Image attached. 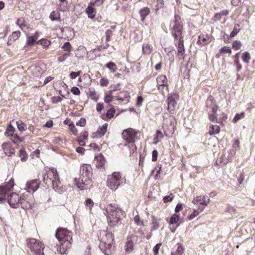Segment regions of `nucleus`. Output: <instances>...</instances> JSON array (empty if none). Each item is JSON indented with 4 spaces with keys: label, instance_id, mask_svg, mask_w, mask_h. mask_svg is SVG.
<instances>
[{
    "label": "nucleus",
    "instance_id": "nucleus-1",
    "mask_svg": "<svg viewBox=\"0 0 255 255\" xmlns=\"http://www.w3.org/2000/svg\"><path fill=\"white\" fill-rule=\"evenodd\" d=\"M104 213L106 215L107 221L111 227L118 226L121 224L122 217L124 212L119 206L115 203L110 204L106 207Z\"/></svg>",
    "mask_w": 255,
    "mask_h": 255
},
{
    "label": "nucleus",
    "instance_id": "nucleus-2",
    "mask_svg": "<svg viewBox=\"0 0 255 255\" xmlns=\"http://www.w3.org/2000/svg\"><path fill=\"white\" fill-rule=\"evenodd\" d=\"M93 169L91 165L83 164L80 168L78 178H75V182L77 187L80 190H87L92 182Z\"/></svg>",
    "mask_w": 255,
    "mask_h": 255
},
{
    "label": "nucleus",
    "instance_id": "nucleus-3",
    "mask_svg": "<svg viewBox=\"0 0 255 255\" xmlns=\"http://www.w3.org/2000/svg\"><path fill=\"white\" fill-rule=\"evenodd\" d=\"M72 233L66 229L58 228L55 234L56 239L60 243L63 249L67 250L71 248L72 241Z\"/></svg>",
    "mask_w": 255,
    "mask_h": 255
},
{
    "label": "nucleus",
    "instance_id": "nucleus-4",
    "mask_svg": "<svg viewBox=\"0 0 255 255\" xmlns=\"http://www.w3.org/2000/svg\"><path fill=\"white\" fill-rule=\"evenodd\" d=\"M43 181L47 184H52L53 189L58 191L60 181L57 171L55 168L49 169L47 173L44 174Z\"/></svg>",
    "mask_w": 255,
    "mask_h": 255
},
{
    "label": "nucleus",
    "instance_id": "nucleus-5",
    "mask_svg": "<svg viewBox=\"0 0 255 255\" xmlns=\"http://www.w3.org/2000/svg\"><path fill=\"white\" fill-rule=\"evenodd\" d=\"M137 132L132 128H128L125 129L122 132V137L126 140V145H128L130 150V153L133 154L134 152L136 150V147L134 144L135 139L136 137V135Z\"/></svg>",
    "mask_w": 255,
    "mask_h": 255
},
{
    "label": "nucleus",
    "instance_id": "nucleus-6",
    "mask_svg": "<svg viewBox=\"0 0 255 255\" xmlns=\"http://www.w3.org/2000/svg\"><path fill=\"white\" fill-rule=\"evenodd\" d=\"M126 183V179L122 177L120 172H115L108 176L107 185L110 189L116 191L120 186Z\"/></svg>",
    "mask_w": 255,
    "mask_h": 255
},
{
    "label": "nucleus",
    "instance_id": "nucleus-7",
    "mask_svg": "<svg viewBox=\"0 0 255 255\" xmlns=\"http://www.w3.org/2000/svg\"><path fill=\"white\" fill-rule=\"evenodd\" d=\"M206 107L207 110H211V111H209L208 112L210 121L214 123H220L216 115L218 106L216 105V101L212 96H210L208 98L206 101Z\"/></svg>",
    "mask_w": 255,
    "mask_h": 255
},
{
    "label": "nucleus",
    "instance_id": "nucleus-8",
    "mask_svg": "<svg viewBox=\"0 0 255 255\" xmlns=\"http://www.w3.org/2000/svg\"><path fill=\"white\" fill-rule=\"evenodd\" d=\"M26 241L27 247L34 253V255H44L43 245L41 242L33 238L27 239Z\"/></svg>",
    "mask_w": 255,
    "mask_h": 255
},
{
    "label": "nucleus",
    "instance_id": "nucleus-9",
    "mask_svg": "<svg viewBox=\"0 0 255 255\" xmlns=\"http://www.w3.org/2000/svg\"><path fill=\"white\" fill-rule=\"evenodd\" d=\"M174 24L172 28V33L174 37L175 40L182 36V23L181 21V18L179 15L175 14L174 15V20L173 21Z\"/></svg>",
    "mask_w": 255,
    "mask_h": 255
},
{
    "label": "nucleus",
    "instance_id": "nucleus-10",
    "mask_svg": "<svg viewBox=\"0 0 255 255\" xmlns=\"http://www.w3.org/2000/svg\"><path fill=\"white\" fill-rule=\"evenodd\" d=\"M124 94V97H122L121 96H118L116 97H114L112 96V94L110 93V92H108V93H105V97H104V101L105 103L109 104L110 103L114 98H116L117 100L118 101H121L123 102H125L126 103H128L129 101V96L128 95V94L127 92H123L121 94Z\"/></svg>",
    "mask_w": 255,
    "mask_h": 255
},
{
    "label": "nucleus",
    "instance_id": "nucleus-11",
    "mask_svg": "<svg viewBox=\"0 0 255 255\" xmlns=\"http://www.w3.org/2000/svg\"><path fill=\"white\" fill-rule=\"evenodd\" d=\"M7 199L9 205L14 208H16L18 204L22 205L23 202L24 201V199L19 198V195L15 193H11L7 197Z\"/></svg>",
    "mask_w": 255,
    "mask_h": 255
},
{
    "label": "nucleus",
    "instance_id": "nucleus-12",
    "mask_svg": "<svg viewBox=\"0 0 255 255\" xmlns=\"http://www.w3.org/2000/svg\"><path fill=\"white\" fill-rule=\"evenodd\" d=\"M177 47V56L180 60H184L185 59V49L184 45V39L183 36H180L179 38L178 42L175 43Z\"/></svg>",
    "mask_w": 255,
    "mask_h": 255
},
{
    "label": "nucleus",
    "instance_id": "nucleus-13",
    "mask_svg": "<svg viewBox=\"0 0 255 255\" xmlns=\"http://www.w3.org/2000/svg\"><path fill=\"white\" fill-rule=\"evenodd\" d=\"M210 202V199L207 196H199L192 200L194 204H199V206H204V208Z\"/></svg>",
    "mask_w": 255,
    "mask_h": 255
},
{
    "label": "nucleus",
    "instance_id": "nucleus-14",
    "mask_svg": "<svg viewBox=\"0 0 255 255\" xmlns=\"http://www.w3.org/2000/svg\"><path fill=\"white\" fill-rule=\"evenodd\" d=\"M39 182L38 180H33L27 182L26 184L27 191L30 193H34L39 188Z\"/></svg>",
    "mask_w": 255,
    "mask_h": 255
},
{
    "label": "nucleus",
    "instance_id": "nucleus-15",
    "mask_svg": "<svg viewBox=\"0 0 255 255\" xmlns=\"http://www.w3.org/2000/svg\"><path fill=\"white\" fill-rule=\"evenodd\" d=\"M99 248L102 252L106 255H111L112 251V244L106 242L101 243Z\"/></svg>",
    "mask_w": 255,
    "mask_h": 255
},
{
    "label": "nucleus",
    "instance_id": "nucleus-16",
    "mask_svg": "<svg viewBox=\"0 0 255 255\" xmlns=\"http://www.w3.org/2000/svg\"><path fill=\"white\" fill-rule=\"evenodd\" d=\"M108 127V124L105 123L101 127H100L97 130L94 132L93 136L94 138H100L103 136L107 131Z\"/></svg>",
    "mask_w": 255,
    "mask_h": 255
},
{
    "label": "nucleus",
    "instance_id": "nucleus-17",
    "mask_svg": "<svg viewBox=\"0 0 255 255\" xmlns=\"http://www.w3.org/2000/svg\"><path fill=\"white\" fill-rule=\"evenodd\" d=\"M176 102L172 96H170L168 97L167 110L170 113L173 114L176 107Z\"/></svg>",
    "mask_w": 255,
    "mask_h": 255
},
{
    "label": "nucleus",
    "instance_id": "nucleus-18",
    "mask_svg": "<svg viewBox=\"0 0 255 255\" xmlns=\"http://www.w3.org/2000/svg\"><path fill=\"white\" fill-rule=\"evenodd\" d=\"M105 158L101 153L98 154L95 157L94 162L96 166L98 168L103 167L105 164Z\"/></svg>",
    "mask_w": 255,
    "mask_h": 255
},
{
    "label": "nucleus",
    "instance_id": "nucleus-19",
    "mask_svg": "<svg viewBox=\"0 0 255 255\" xmlns=\"http://www.w3.org/2000/svg\"><path fill=\"white\" fill-rule=\"evenodd\" d=\"M150 9L148 7H144L140 9L139 11V14L140 17V20L142 22H144L146 17L150 14Z\"/></svg>",
    "mask_w": 255,
    "mask_h": 255
},
{
    "label": "nucleus",
    "instance_id": "nucleus-20",
    "mask_svg": "<svg viewBox=\"0 0 255 255\" xmlns=\"http://www.w3.org/2000/svg\"><path fill=\"white\" fill-rule=\"evenodd\" d=\"M157 86L162 88V86H166L167 84V79L166 76L161 75L158 76L156 78Z\"/></svg>",
    "mask_w": 255,
    "mask_h": 255
},
{
    "label": "nucleus",
    "instance_id": "nucleus-21",
    "mask_svg": "<svg viewBox=\"0 0 255 255\" xmlns=\"http://www.w3.org/2000/svg\"><path fill=\"white\" fill-rule=\"evenodd\" d=\"M1 146L5 154L8 156H10L15 152L14 148L9 149V145L7 143L4 142Z\"/></svg>",
    "mask_w": 255,
    "mask_h": 255
},
{
    "label": "nucleus",
    "instance_id": "nucleus-22",
    "mask_svg": "<svg viewBox=\"0 0 255 255\" xmlns=\"http://www.w3.org/2000/svg\"><path fill=\"white\" fill-rule=\"evenodd\" d=\"M204 209V206H198L197 210L194 209L193 213L188 216L189 220H193L195 217L197 216L200 213L202 212Z\"/></svg>",
    "mask_w": 255,
    "mask_h": 255
},
{
    "label": "nucleus",
    "instance_id": "nucleus-23",
    "mask_svg": "<svg viewBox=\"0 0 255 255\" xmlns=\"http://www.w3.org/2000/svg\"><path fill=\"white\" fill-rule=\"evenodd\" d=\"M90 4L86 8V12L90 18H94L95 16L96 10Z\"/></svg>",
    "mask_w": 255,
    "mask_h": 255
},
{
    "label": "nucleus",
    "instance_id": "nucleus-24",
    "mask_svg": "<svg viewBox=\"0 0 255 255\" xmlns=\"http://www.w3.org/2000/svg\"><path fill=\"white\" fill-rule=\"evenodd\" d=\"M133 243L131 239H128L125 246V250L126 252L130 253L133 250Z\"/></svg>",
    "mask_w": 255,
    "mask_h": 255
},
{
    "label": "nucleus",
    "instance_id": "nucleus-25",
    "mask_svg": "<svg viewBox=\"0 0 255 255\" xmlns=\"http://www.w3.org/2000/svg\"><path fill=\"white\" fill-rule=\"evenodd\" d=\"M37 34V32H36L35 35L27 37V41L26 43V46H31L34 44V43L36 42V41L38 39Z\"/></svg>",
    "mask_w": 255,
    "mask_h": 255
},
{
    "label": "nucleus",
    "instance_id": "nucleus-26",
    "mask_svg": "<svg viewBox=\"0 0 255 255\" xmlns=\"http://www.w3.org/2000/svg\"><path fill=\"white\" fill-rule=\"evenodd\" d=\"M142 49V53L145 55H149L152 51V47L148 43H144Z\"/></svg>",
    "mask_w": 255,
    "mask_h": 255
},
{
    "label": "nucleus",
    "instance_id": "nucleus-27",
    "mask_svg": "<svg viewBox=\"0 0 255 255\" xmlns=\"http://www.w3.org/2000/svg\"><path fill=\"white\" fill-rule=\"evenodd\" d=\"M60 14L58 11H52L49 15V18L52 21H60Z\"/></svg>",
    "mask_w": 255,
    "mask_h": 255
},
{
    "label": "nucleus",
    "instance_id": "nucleus-28",
    "mask_svg": "<svg viewBox=\"0 0 255 255\" xmlns=\"http://www.w3.org/2000/svg\"><path fill=\"white\" fill-rule=\"evenodd\" d=\"M152 226L151 227V231H153L158 229L159 228V221L157 220L154 216H152Z\"/></svg>",
    "mask_w": 255,
    "mask_h": 255
},
{
    "label": "nucleus",
    "instance_id": "nucleus-29",
    "mask_svg": "<svg viewBox=\"0 0 255 255\" xmlns=\"http://www.w3.org/2000/svg\"><path fill=\"white\" fill-rule=\"evenodd\" d=\"M220 130V128L219 126L212 125L210 127V129L209 131V133L210 135H214L218 133Z\"/></svg>",
    "mask_w": 255,
    "mask_h": 255
},
{
    "label": "nucleus",
    "instance_id": "nucleus-30",
    "mask_svg": "<svg viewBox=\"0 0 255 255\" xmlns=\"http://www.w3.org/2000/svg\"><path fill=\"white\" fill-rule=\"evenodd\" d=\"M16 124L18 130L20 131H25L26 130L27 126L22 121H17L16 122Z\"/></svg>",
    "mask_w": 255,
    "mask_h": 255
},
{
    "label": "nucleus",
    "instance_id": "nucleus-31",
    "mask_svg": "<svg viewBox=\"0 0 255 255\" xmlns=\"http://www.w3.org/2000/svg\"><path fill=\"white\" fill-rule=\"evenodd\" d=\"M105 67L108 68L112 72H115L117 69L116 64L113 62H110L105 65Z\"/></svg>",
    "mask_w": 255,
    "mask_h": 255
},
{
    "label": "nucleus",
    "instance_id": "nucleus-32",
    "mask_svg": "<svg viewBox=\"0 0 255 255\" xmlns=\"http://www.w3.org/2000/svg\"><path fill=\"white\" fill-rule=\"evenodd\" d=\"M19 154L21 161L24 162L27 160L28 155L24 148H22L19 150Z\"/></svg>",
    "mask_w": 255,
    "mask_h": 255
},
{
    "label": "nucleus",
    "instance_id": "nucleus-33",
    "mask_svg": "<svg viewBox=\"0 0 255 255\" xmlns=\"http://www.w3.org/2000/svg\"><path fill=\"white\" fill-rule=\"evenodd\" d=\"M15 131V128L13 127H12L11 125H9L6 129V131L5 132V135L7 136H11L14 134V132Z\"/></svg>",
    "mask_w": 255,
    "mask_h": 255
},
{
    "label": "nucleus",
    "instance_id": "nucleus-34",
    "mask_svg": "<svg viewBox=\"0 0 255 255\" xmlns=\"http://www.w3.org/2000/svg\"><path fill=\"white\" fill-rule=\"evenodd\" d=\"M228 13L229 11L227 9H225L220 13H216L214 17L217 20H219L222 16H226L228 14Z\"/></svg>",
    "mask_w": 255,
    "mask_h": 255
},
{
    "label": "nucleus",
    "instance_id": "nucleus-35",
    "mask_svg": "<svg viewBox=\"0 0 255 255\" xmlns=\"http://www.w3.org/2000/svg\"><path fill=\"white\" fill-rule=\"evenodd\" d=\"M239 27H240L239 24L236 23L235 24L234 29H233V31L231 32L230 35L231 37H234L238 34V33L240 30V29Z\"/></svg>",
    "mask_w": 255,
    "mask_h": 255
},
{
    "label": "nucleus",
    "instance_id": "nucleus-36",
    "mask_svg": "<svg viewBox=\"0 0 255 255\" xmlns=\"http://www.w3.org/2000/svg\"><path fill=\"white\" fill-rule=\"evenodd\" d=\"M105 237L107 240L106 242L112 244L113 242L114 241V236L113 234L110 232L107 233L106 234Z\"/></svg>",
    "mask_w": 255,
    "mask_h": 255
},
{
    "label": "nucleus",
    "instance_id": "nucleus-37",
    "mask_svg": "<svg viewBox=\"0 0 255 255\" xmlns=\"http://www.w3.org/2000/svg\"><path fill=\"white\" fill-rule=\"evenodd\" d=\"M37 44L43 46L45 48H47L50 44V41L46 39H41L37 42Z\"/></svg>",
    "mask_w": 255,
    "mask_h": 255
},
{
    "label": "nucleus",
    "instance_id": "nucleus-38",
    "mask_svg": "<svg viewBox=\"0 0 255 255\" xmlns=\"http://www.w3.org/2000/svg\"><path fill=\"white\" fill-rule=\"evenodd\" d=\"M20 35V32L19 30L13 31L11 35H10L9 37L10 38V40L15 41L16 39L18 38V37Z\"/></svg>",
    "mask_w": 255,
    "mask_h": 255
},
{
    "label": "nucleus",
    "instance_id": "nucleus-39",
    "mask_svg": "<svg viewBox=\"0 0 255 255\" xmlns=\"http://www.w3.org/2000/svg\"><path fill=\"white\" fill-rule=\"evenodd\" d=\"M179 215H177L176 214H174L173 215H172V216L171 217V218L170 219L169 224H174L178 223V222L179 221Z\"/></svg>",
    "mask_w": 255,
    "mask_h": 255
},
{
    "label": "nucleus",
    "instance_id": "nucleus-40",
    "mask_svg": "<svg viewBox=\"0 0 255 255\" xmlns=\"http://www.w3.org/2000/svg\"><path fill=\"white\" fill-rule=\"evenodd\" d=\"M33 74L37 77L39 76L41 74V68L40 67L34 66L32 67Z\"/></svg>",
    "mask_w": 255,
    "mask_h": 255
},
{
    "label": "nucleus",
    "instance_id": "nucleus-41",
    "mask_svg": "<svg viewBox=\"0 0 255 255\" xmlns=\"http://www.w3.org/2000/svg\"><path fill=\"white\" fill-rule=\"evenodd\" d=\"M61 48L64 51H67L70 53V52L71 50V45L70 42H66L64 43Z\"/></svg>",
    "mask_w": 255,
    "mask_h": 255
},
{
    "label": "nucleus",
    "instance_id": "nucleus-42",
    "mask_svg": "<svg viewBox=\"0 0 255 255\" xmlns=\"http://www.w3.org/2000/svg\"><path fill=\"white\" fill-rule=\"evenodd\" d=\"M174 195L172 193H170L169 195L165 196L163 198V201L164 203H166L169 202H171L174 199Z\"/></svg>",
    "mask_w": 255,
    "mask_h": 255
},
{
    "label": "nucleus",
    "instance_id": "nucleus-43",
    "mask_svg": "<svg viewBox=\"0 0 255 255\" xmlns=\"http://www.w3.org/2000/svg\"><path fill=\"white\" fill-rule=\"evenodd\" d=\"M242 58L245 63H248L251 59V56L248 52H245L242 54Z\"/></svg>",
    "mask_w": 255,
    "mask_h": 255
},
{
    "label": "nucleus",
    "instance_id": "nucleus-44",
    "mask_svg": "<svg viewBox=\"0 0 255 255\" xmlns=\"http://www.w3.org/2000/svg\"><path fill=\"white\" fill-rule=\"evenodd\" d=\"M9 191V189L5 185L0 186V195L1 196L5 195Z\"/></svg>",
    "mask_w": 255,
    "mask_h": 255
},
{
    "label": "nucleus",
    "instance_id": "nucleus-45",
    "mask_svg": "<svg viewBox=\"0 0 255 255\" xmlns=\"http://www.w3.org/2000/svg\"><path fill=\"white\" fill-rule=\"evenodd\" d=\"M245 117V113L244 112L241 113V114H237L234 118L233 119V121L234 123L237 122L238 121L244 118Z\"/></svg>",
    "mask_w": 255,
    "mask_h": 255
},
{
    "label": "nucleus",
    "instance_id": "nucleus-46",
    "mask_svg": "<svg viewBox=\"0 0 255 255\" xmlns=\"http://www.w3.org/2000/svg\"><path fill=\"white\" fill-rule=\"evenodd\" d=\"M70 56V53H64L63 55L59 56L58 58V61L59 62H62L65 61L68 57Z\"/></svg>",
    "mask_w": 255,
    "mask_h": 255
},
{
    "label": "nucleus",
    "instance_id": "nucleus-47",
    "mask_svg": "<svg viewBox=\"0 0 255 255\" xmlns=\"http://www.w3.org/2000/svg\"><path fill=\"white\" fill-rule=\"evenodd\" d=\"M156 2V8L155 10L157 11L159 8H161L164 6L163 0H155Z\"/></svg>",
    "mask_w": 255,
    "mask_h": 255
},
{
    "label": "nucleus",
    "instance_id": "nucleus-48",
    "mask_svg": "<svg viewBox=\"0 0 255 255\" xmlns=\"http://www.w3.org/2000/svg\"><path fill=\"white\" fill-rule=\"evenodd\" d=\"M232 47L235 50H239L241 47V43L240 41L236 40L233 42Z\"/></svg>",
    "mask_w": 255,
    "mask_h": 255
},
{
    "label": "nucleus",
    "instance_id": "nucleus-49",
    "mask_svg": "<svg viewBox=\"0 0 255 255\" xmlns=\"http://www.w3.org/2000/svg\"><path fill=\"white\" fill-rule=\"evenodd\" d=\"M115 114V110L114 109H111L108 110V111L107 112V113H106V116L108 119H110L114 117Z\"/></svg>",
    "mask_w": 255,
    "mask_h": 255
},
{
    "label": "nucleus",
    "instance_id": "nucleus-50",
    "mask_svg": "<svg viewBox=\"0 0 255 255\" xmlns=\"http://www.w3.org/2000/svg\"><path fill=\"white\" fill-rule=\"evenodd\" d=\"M220 52L221 53H224V54L228 53H231V49L229 47L224 46L220 49Z\"/></svg>",
    "mask_w": 255,
    "mask_h": 255
},
{
    "label": "nucleus",
    "instance_id": "nucleus-51",
    "mask_svg": "<svg viewBox=\"0 0 255 255\" xmlns=\"http://www.w3.org/2000/svg\"><path fill=\"white\" fill-rule=\"evenodd\" d=\"M70 130L74 134H76L77 133L78 130L75 127V125L73 123H70L69 125Z\"/></svg>",
    "mask_w": 255,
    "mask_h": 255
},
{
    "label": "nucleus",
    "instance_id": "nucleus-52",
    "mask_svg": "<svg viewBox=\"0 0 255 255\" xmlns=\"http://www.w3.org/2000/svg\"><path fill=\"white\" fill-rule=\"evenodd\" d=\"M85 205L89 208L90 210L94 206V202L91 199H87L85 201Z\"/></svg>",
    "mask_w": 255,
    "mask_h": 255
},
{
    "label": "nucleus",
    "instance_id": "nucleus-53",
    "mask_svg": "<svg viewBox=\"0 0 255 255\" xmlns=\"http://www.w3.org/2000/svg\"><path fill=\"white\" fill-rule=\"evenodd\" d=\"M111 90H110L109 92H110V93L113 94V92L117 91H119L120 90V85H113L111 86Z\"/></svg>",
    "mask_w": 255,
    "mask_h": 255
},
{
    "label": "nucleus",
    "instance_id": "nucleus-54",
    "mask_svg": "<svg viewBox=\"0 0 255 255\" xmlns=\"http://www.w3.org/2000/svg\"><path fill=\"white\" fill-rule=\"evenodd\" d=\"M62 100V98L59 96H54L51 98V102L53 104H57L60 102Z\"/></svg>",
    "mask_w": 255,
    "mask_h": 255
},
{
    "label": "nucleus",
    "instance_id": "nucleus-55",
    "mask_svg": "<svg viewBox=\"0 0 255 255\" xmlns=\"http://www.w3.org/2000/svg\"><path fill=\"white\" fill-rule=\"evenodd\" d=\"M81 73V71H79L78 72H71L70 73V78L71 79H75L77 77L79 76L80 74Z\"/></svg>",
    "mask_w": 255,
    "mask_h": 255
},
{
    "label": "nucleus",
    "instance_id": "nucleus-56",
    "mask_svg": "<svg viewBox=\"0 0 255 255\" xmlns=\"http://www.w3.org/2000/svg\"><path fill=\"white\" fill-rule=\"evenodd\" d=\"M109 80L105 78H102L100 81V85L102 87L107 86Z\"/></svg>",
    "mask_w": 255,
    "mask_h": 255
},
{
    "label": "nucleus",
    "instance_id": "nucleus-57",
    "mask_svg": "<svg viewBox=\"0 0 255 255\" xmlns=\"http://www.w3.org/2000/svg\"><path fill=\"white\" fill-rule=\"evenodd\" d=\"M86 121L85 119L82 118L78 122H77L76 125L80 127H84L86 125Z\"/></svg>",
    "mask_w": 255,
    "mask_h": 255
},
{
    "label": "nucleus",
    "instance_id": "nucleus-58",
    "mask_svg": "<svg viewBox=\"0 0 255 255\" xmlns=\"http://www.w3.org/2000/svg\"><path fill=\"white\" fill-rule=\"evenodd\" d=\"M71 92L75 95H79L80 94V91L77 87H73L71 89Z\"/></svg>",
    "mask_w": 255,
    "mask_h": 255
},
{
    "label": "nucleus",
    "instance_id": "nucleus-59",
    "mask_svg": "<svg viewBox=\"0 0 255 255\" xmlns=\"http://www.w3.org/2000/svg\"><path fill=\"white\" fill-rule=\"evenodd\" d=\"M161 245V244H157L153 247V251L154 253V255H158V251Z\"/></svg>",
    "mask_w": 255,
    "mask_h": 255
},
{
    "label": "nucleus",
    "instance_id": "nucleus-60",
    "mask_svg": "<svg viewBox=\"0 0 255 255\" xmlns=\"http://www.w3.org/2000/svg\"><path fill=\"white\" fill-rule=\"evenodd\" d=\"M158 157V152L156 150H154L152 153V160L153 161H157Z\"/></svg>",
    "mask_w": 255,
    "mask_h": 255
},
{
    "label": "nucleus",
    "instance_id": "nucleus-61",
    "mask_svg": "<svg viewBox=\"0 0 255 255\" xmlns=\"http://www.w3.org/2000/svg\"><path fill=\"white\" fill-rule=\"evenodd\" d=\"M158 90L160 91L162 95H164L165 91H168V84H166V86H162V88H160V87H157Z\"/></svg>",
    "mask_w": 255,
    "mask_h": 255
},
{
    "label": "nucleus",
    "instance_id": "nucleus-62",
    "mask_svg": "<svg viewBox=\"0 0 255 255\" xmlns=\"http://www.w3.org/2000/svg\"><path fill=\"white\" fill-rule=\"evenodd\" d=\"M184 252V248L182 246H178L175 253L177 255H181Z\"/></svg>",
    "mask_w": 255,
    "mask_h": 255
},
{
    "label": "nucleus",
    "instance_id": "nucleus-63",
    "mask_svg": "<svg viewBox=\"0 0 255 255\" xmlns=\"http://www.w3.org/2000/svg\"><path fill=\"white\" fill-rule=\"evenodd\" d=\"M143 99L142 96H138L137 98L136 105L138 107H140L142 105Z\"/></svg>",
    "mask_w": 255,
    "mask_h": 255
},
{
    "label": "nucleus",
    "instance_id": "nucleus-64",
    "mask_svg": "<svg viewBox=\"0 0 255 255\" xmlns=\"http://www.w3.org/2000/svg\"><path fill=\"white\" fill-rule=\"evenodd\" d=\"M10 191L12 190L14 186V182L13 180H10L8 183L5 185Z\"/></svg>",
    "mask_w": 255,
    "mask_h": 255
}]
</instances>
